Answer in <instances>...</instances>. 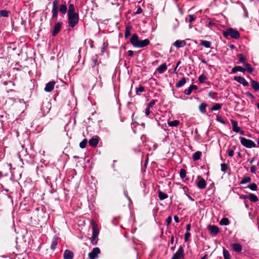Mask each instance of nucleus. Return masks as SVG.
<instances>
[{"instance_id":"56","label":"nucleus","mask_w":259,"mask_h":259,"mask_svg":"<svg viewBox=\"0 0 259 259\" xmlns=\"http://www.w3.org/2000/svg\"><path fill=\"white\" fill-rule=\"evenodd\" d=\"M150 108L147 106L145 109V114L147 116H148L150 113Z\"/></svg>"},{"instance_id":"53","label":"nucleus","mask_w":259,"mask_h":259,"mask_svg":"<svg viewBox=\"0 0 259 259\" xmlns=\"http://www.w3.org/2000/svg\"><path fill=\"white\" fill-rule=\"evenodd\" d=\"M216 120L218 121H219V122H221V123H222L223 124H225L226 123V121L224 119H222L221 117H220V116H218L217 117Z\"/></svg>"},{"instance_id":"30","label":"nucleus","mask_w":259,"mask_h":259,"mask_svg":"<svg viewBox=\"0 0 259 259\" xmlns=\"http://www.w3.org/2000/svg\"><path fill=\"white\" fill-rule=\"evenodd\" d=\"M202 155V152L200 151H197L195 152L192 155V158L194 161H197L200 159Z\"/></svg>"},{"instance_id":"2","label":"nucleus","mask_w":259,"mask_h":259,"mask_svg":"<svg viewBox=\"0 0 259 259\" xmlns=\"http://www.w3.org/2000/svg\"><path fill=\"white\" fill-rule=\"evenodd\" d=\"M223 36L226 38L230 36L231 38L237 39L240 37V33L237 30L230 28L223 31Z\"/></svg>"},{"instance_id":"59","label":"nucleus","mask_w":259,"mask_h":259,"mask_svg":"<svg viewBox=\"0 0 259 259\" xmlns=\"http://www.w3.org/2000/svg\"><path fill=\"white\" fill-rule=\"evenodd\" d=\"M127 55L130 57H132L134 55V52L132 50H129L127 51Z\"/></svg>"},{"instance_id":"35","label":"nucleus","mask_w":259,"mask_h":259,"mask_svg":"<svg viewBox=\"0 0 259 259\" xmlns=\"http://www.w3.org/2000/svg\"><path fill=\"white\" fill-rule=\"evenodd\" d=\"M158 197L161 200H163L167 198L168 197V195L163 192L159 191L158 192Z\"/></svg>"},{"instance_id":"20","label":"nucleus","mask_w":259,"mask_h":259,"mask_svg":"<svg viewBox=\"0 0 259 259\" xmlns=\"http://www.w3.org/2000/svg\"><path fill=\"white\" fill-rule=\"evenodd\" d=\"M167 67L166 64L165 63H163L159 66L156 70L159 73L161 74L165 72L167 70Z\"/></svg>"},{"instance_id":"31","label":"nucleus","mask_w":259,"mask_h":259,"mask_svg":"<svg viewBox=\"0 0 259 259\" xmlns=\"http://www.w3.org/2000/svg\"><path fill=\"white\" fill-rule=\"evenodd\" d=\"M245 67V71H247L249 73H252L253 71V68L252 67L251 65L247 62H246L243 64Z\"/></svg>"},{"instance_id":"36","label":"nucleus","mask_w":259,"mask_h":259,"mask_svg":"<svg viewBox=\"0 0 259 259\" xmlns=\"http://www.w3.org/2000/svg\"><path fill=\"white\" fill-rule=\"evenodd\" d=\"M222 104L219 103H215L211 107V109L213 111L219 110L221 109Z\"/></svg>"},{"instance_id":"44","label":"nucleus","mask_w":259,"mask_h":259,"mask_svg":"<svg viewBox=\"0 0 259 259\" xmlns=\"http://www.w3.org/2000/svg\"><path fill=\"white\" fill-rule=\"evenodd\" d=\"M249 188L252 191H256L257 189V185L255 183H251L248 186Z\"/></svg>"},{"instance_id":"18","label":"nucleus","mask_w":259,"mask_h":259,"mask_svg":"<svg viewBox=\"0 0 259 259\" xmlns=\"http://www.w3.org/2000/svg\"><path fill=\"white\" fill-rule=\"evenodd\" d=\"M186 44L185 40H177L174 43V46L177 48L184 47Z\"/></svg>"},{"instance_id":"17","label":"nucleus","mask_w":259,"mask_h":259,"mask_svg":"<svg viewBox=\"0 0 259 259\" xmlns=\"http://www.w3.org/2000/svg\"><path fill=\"white\" fill-rule=\"evenodd\" d=\"M98 58L99 57L97 55H95L92 56L91 60V65L92 67H94L96 65L99 64Z\"/></svg>"},{"instance_id":"24","label":"nucleus","mask_w":259,"mask_h":259,"mask_svg":"<svg viewBox=\"0 0 259 259\" xmlns=\"http://www.w3.org/2000/svg\"><path fill=\"white\" fill-rule=\"evenodd\" d=\"M51 109V104L48 102L46 104H43L41 107V110L46 113H48Z\"/></svg>"},{"instance_id":"42","label":"nucleus","mask_w":259,"mask_h":259,"mask_svg":"<svg viewBox=\"0 0 259 259\" xmlns=\"http://www.w3.org/2000/svg\"><path fill=\"white\" fill-rule=\"evenodd\" d=\"M251 178L249 177H245L243 178L240 182L241 184H244L247 183H249L251 181Z\"/></svg>"},{"instance_id":"34","label":"nucleus","mask_w":259,"mask_h":259,"mask_svg":"<svg viewBox=\"0 0 259 259\" xmlns=\"http://www.w3.org/2000/svg\"><path fill=\"white\" fill-rule=\"evenodd\" d=\"M230 221L227 218H223L220 221V224L222 226H227L229 224Z\"/></svg>"},{"instance_id":"33","label":"nucleus","mask_w":259,"mask_h":259,"mask_svg":"<svg viewBox=\"0 0 259 259\" xmlns=\"http://www.w3.org/2000/svg\"><path fill=\"white\" fill-rule=\"evenodd\" d=\"M200 45L206 48H209L211 47V42L208 40H202Z\"/></svg>"},{"instance_id":"41","label":"nucleus","mask_w":259,"mask_h":259,"mask_svg":"<svg viewBox=\"0 0 259 259\" xmlns=\"http://www.w3.org/2000/svg\"><path fill=\"white\" fill-rule=\"evenodd\" d=\"M223 255L225 259H231L230 253L228 250L224 248Z\"/></svg>"},{"instance_id":"9","label":"nucleus","mask_w":259,"mask_h":259,"mask_svg":"<svg viewBox=\"0 0 259 259\" xmlns=\"http://www.w3.org/2000/svg\"><path fill=\"white\" fill-rule=\"evenodd\" d=\"M99 137L98 136H95L90 139L89 141V144L90 146L93 147H97L99 141Z\"/></svg>"},{"instance_id":"37","label":"nucleus","mask_w":259,"mask_h":259,"mask_svg":"<svg viewBox=\"0 0 259 259\" xmlns=\"http://www.w3.org/2000/svg\"><path fill=\"white\" fill-rule=\"evenodd\" d=\"M132 29V27L130 26H127L126 27L125 31L124 32V36L125 38H127L131 35V30Z\"/></svg>"},{"instance_id":"64","label":"nucleus","mask_w":259,"mask_h":259,"mask_svg":"<svg viewBox=\"0 0 259 259\" xmlns=\"http://www.w3.org/2000/svg\"><path fill=\"white\" fill-rule=\"evenodd\" d=\"M215 25V24L214 23H213V22H212L211 21H210L209 22V25L210 26H214Z\"/></svg>"},{"instance_id":"29","label":"nucleus","mask_w":259,"mask_h":259,"mask_svg":"<svg viewBox=\"0 0 259 259\" xmlns=\"http://www.w3.org/2000/svg\"><path fill=\"white\" fill-rule=\"evenodd\" d=\"M248 199H249V200L250 201L253 202H256L258 200V197L252 193L249 194V195H248Z\"/></svg>"},{"instance_id":"39","label":"nucleus","mask_w":259,"mask_h":259,"mask_svg":"<svg viewBox=\"0 0 259 259\" xmlns=\"http://www.w3.org/2000/svg\"><path fill=\"white\" fill-rule=\"evenodd\" d=\"M167 123L169 126H177L179 124L180 121L178 120H175L169 121Z\"/></svg>"},{"instance_id":"7","label":"nucleus","mask_w":259,"mask_h":259,"mask_svg":"<svg viewBox=\"0 0 259 259\" xmlns=\"http://www.w3.org/2000/svg\"><path fill=\"white\" fill-rule=\"evenodd\" d=\"M197 179H199L196 182V185L197 187L200 189H204L207 186V183L205 180L202 178L201 176H198Z\"/></svg>"},{"instance_id":"40","label":"nucleus","mask_w":259,"mask_h":259,"mask_svg":"<svg viewBox=\"0 0 259 259\" xmlns=\"http://www.w3.org/2000/svg\"><path fill=\"white\" fill-rule=\"evenodd\" d=\"M237 57L239 59V61L240 63H243L244 64L246 62H245L246 58L244 57L242 54H239L237 55Z\"/></svg>"},{"instance_id":"57","label":"nucleus","mask_w":259,"mask_h":259,"mask_svg":"<svg viewBox=\"0 0 259 259\" xmlns=\"http://www.w3.org/2000/svg\"><path fill=\"white\" fill-rule=\"evenodd\" d=\"M228 153L229 156L232 157L234 155V150H232V149H229L228 150Z\"/></svg>"},{"instance_id":"19","label":"nucleus","mask_w":259,"mask_h":259,"mask_svg":"<svg viewBox=\"0 0 259 259\" xmlns=\"http://www.w3.org/2000/svg\"><path fill=\"white\" fill-rule=\"evenodd\" d=\"M250 85L254 91H259V82L256 80L251 79L250 81Z\"/></svg>"},{"instance_id":"12","label":"nucleus","mask_w":259,"mask_h":259,"mask_svg":"<svg viewBox=\"0 0 259 259\" xmlns=\"http://www.w3.org/2000/svg\"><path fill=\"white\" fill-rule=\"evenodd\" d=\"M234 79L239 83L242 84L244 87H247L248 85V82L246 80V79L241 76H235L234 77Z\"/></svg>"},{"instance_id":"23","label":"nucleus","mask_w":259,"mask_h":259,"mask_svg":"<svg viewBox=\"0 0 259 259\" xmlns=\"http://www.w3.org/2000/svg\"><path fill=\"white\" fill-rule=\"evenodd\" d=\"M238 71L244 72L245 71V69L240 66H236L234 67H233V69H232L231 73H236Z\"/></svg>"},{"instance_id":"63","label":"nucleus","mask_w":259,"mask_h":259,"mask_svg":"<svg viewBox=\"0 0 259 259\" xmlns=\"http://www.w3.org/2000/svg\"><path fill=\"white\" fill-rule=\"evenodd\" d=\"M187 197H188V198H189L191 201H194V199H193V198L191 197V196H190L189 195H188V194H187Z\"/></svg>"},{"instance_id":"1","label":"nucleus","mask_w":259,"mask_h":259,"mask_svg":"<svg viewBox=\"0 0 259 259\" xmlns=\"http://www.w3.org/2000/svg\"><path fill=\"white\" fill-rule=\"evenodd\" d=\"M59 0H54L52 6V19H56L58 17V10L59 12L63 15L66 13L67 11V7L66 4H61L59 8L58 7Z\"/></svg>"},{"instance_id":"51","label":"nucleus","mask_w":259,"mask_h":259,"mask_svg":"<svg viewBox=\"0 0 259 259\" xmlns=\"http://www.w3.org/2000/svg\"><path fill=\"white\" fill-rule=\"evenodd\" d=\"M195 20V17L193 15H189V22L192 23L193 21H194Z\"/></svg>"},{"instance_id":"15","label":"nucleus","mask_w":259,"mask_h":259,"mask_svg":"<svg viewBox=\"0 0 259 259\" xmlns=\"http://www.w3.org/2000/svg\"><path fill=\"white\" fill-rule=\"evenodd\" d=\"M91 224L92 226L93 238H97L99 235V231L97 229V226L93 221H92Z\"/></svg>"},{"instance_id":"38","label":"nucleus","mask_w":259,"mask_h":259,"mask_svg":"<svg viewBox=\"0 0 259 259\" xmlns=\"http://www.w3.org/2000/svg\"><path fill=\"white\" fill-rule=\"evenodd\" d=\"M10 13L9 11L3 10L0 11V16L2 17H8Z\"/></svg>"},{"instance_id":"6","label":"nucleus","mask_w":259,"mask_h":259,"mask_svg":"<svg viewBox=\"0 0 259 259\" xmlns=\"http://www.w3.org/2000/svg\"><path fill=\"white\" fill-rule=\"evenodd\" d=\"M100 249L99 247H95L92 251L88 254L90 259H96L98 257V255L100 253Z\"/></svg>"},{"instance_id":"45","label":"nucleus","mask_w":259,"mask_h":259,"mask_svg":"<svg viewBox=\"0 0 259 259\" xmlns=\"http://www.w3.org/2000/svg\"><path fill=\"white\" fill-rule=\"evenodd\" d=\"M180 176L182 179H184L186 177V171L185 169L182 168L180 170Z\"/></svg>"},{"instance_id":"13","label":"nucleus","mask_w":259,"mask_h":259,"mask_svg":"<svg viewBox=\"0 0 259 259\" xmlns=\"http://www.w3.org/2000/svg\"><path fill=\"white\" fill-rule=\"evenodd\" d=\"M61 27V23L60 22H57L53 30L52 35L53 36H56L60 31Z\"/></svg>"},{"instance_id":"3","label":"nucleus","mask_w":259,"mask_h":259,"mask_svg":"<svg viewBox=\"0 0 259 259\" xmlns=\"http://www.w3.org/2000/svg\"><path fill=\"white\" fill-rule=\"evenodd\" d=\"M67 16L68 25L72 28L74 27L79 21L78 13L69 14Z\"/></svg>"},{"instance_id":"48","label":"nucleus","mask_w":259,"mask_h":259,"mask_svg":"<svg viewBox=\"0 0 259 259\" xmlns=\"http://www.w3.org/2000/svg\"><path fill=\"white\" fill-rule=\"evenodd\" d=\"M190 236H191V233L190 232H186L184 235L185 241L186 242V241H188Z\"/></svg>"},{"instance_id":"32","label":"nucleus","mask_w":259,"mask_h":259,"mask_svg":"<svg viewBox=\"0 0 259 259\" xmlns=\"http://www.w3.org/2000/svg\"><path fill=\"white\" fill-rule=\"evenodd\" d=\"M76 13L75 12V8L74 5L72 4H69L68 7L67 15Z\"/></svg>"},{"instance_id":"54","label":"nucleus","mask_w":259,"mask_h":259,"mask_svg":"<svg viewBox=\"0 0 259 259\" xmlns=\"http://www.w3.org/2000/svg\"><path fill=\"white\" fill-rule=\"evenodd\" d=\"M171 220H172V219H171V217H168L166 219V225L167 226H169L171 222Z\"/></svg>"},{"instance_id":"43","label":"nucleus","mask_w":259,"mask_h":259,"mask_svg":"<svg viewBox=\"0 0 259 259\" xmlns=\"http://www.w3.org/2000/svg\"><path fill=\"white\" fill-rule=\"evenodd\" d=\"M88 143V140L87 139H83L80 143L79 147L80 148L83 149L86 147V145Z\"/></svg>"},{"instance_id":"52","label":"nucleus","mask_w":259,"mask_h":259,"mask_svg":"<svg viewBox=\"0 0 259 259\" xmlns=\"http://www.w3.org/2000/svg\"><path fill=\"white\" fill-rule=\"evenodd\" d=\"M144 91H145L144 88L142 86H139L137 89V93H138V92L142 93V92H144Z\"/></svg>"},{"instance_id":"26","label":"nucleus","mask_w":259,"mask_h":259,"mask_svg":"<svg viewBox=\"0 0 259 259\" xmlns=\"http://www.w3.org/2000/svg\"><path fill=\"white\" fill-rule=\"evenodd\" d=\"M58 237L56 235L54 236L53 238L51 245V248L52 249H54L56 248V246L58 244Z\"/></svg>"},{"instance_id":"21","label":"nucleus","mask_w":259,"mask_h":259,"mask_svg":"<svg viewBox=\"0 0 259 259\" xmlns=\"http://www.w3.org/2000/svg\"><path fill=\"white\" fill-rule=\"evenodd\" d=\"M232 246L234 251L236 252H240L242 249L241 245L238 243H233L232 244Z\"/></svg>"},{"instance_id":"58","label":"nucleus","mask_w":259,"mask_h":259,"mask_svg":"<svg viewBox=\"0 0 259 259\" xmlns=\"http://www.w3.org/2000/svg\"><path fill=\"white\" fill-rule=\"evenodd\" d=\"M97 238H93V235L92 237L91 242L93 245H96L97 243V241L96 240Z\"/></svg>"},{"instance_id":"62","label":"nucleus","mask_w":259,"mask_h":259,"mask_svg":"<svg viewBox=\"0 0 259 259\" xmlns=\"http://www.w3.org/2000/svg\"><path fill=\"white\" fill-rule=\"evenodd\" d=\"M174 220L176 222V223H179V218L178 216L177 215H175L174 216Z\"/></svg>"},{"instance_id":"11","label":"nucleus","mask_w":259,"mask_h":259,"mask_svg":"<svg viewBox=\"0 0 259 259\" xmlns=\"http://www.w3.org/2000/svg\"><path fill=\"white\" fill-rule=\"evenodd\" d=\"M56 82L54 81H51L47 83L46 85V87L44 89V90L46 92H52L54 88Z\"/></svg>"},{"instance_id":"28","label":"nucleus","mask_w":259,"mask_h":259,"mask_svg":"<svg viewBox=\"0 0 259 259\" xmlns=\"http://www.w3.org/2000/svg\"><path fill=\"white\" fill-rule=\"evenodd\" d=\"M208 104L206 103H202L199 106V110L202 113H205L206 112V108Z\"/></svg>"},{"instance_id":"22","label":"nucleus","mask_w":259,"mask_h":259,"mask_svg":"<svg viewBox=\"0 0 259 259\" xmlns=\"http://www.w3.org/2000/svg\"><path fill=\"white\" fill-rule=\"evenodd\" d=\"M198 88L195 85H191L188 89L185 90V94L187 95H190L193 90H197Z\"/></svg>"},{"instance_id":"60","label":"nucleus","mask_w":259,"mask_h":259,"mask_svg":"<svg viewBox=\"0 0 259 259\" xmlns=\"http://www.w3.org/2000/svg\"><path fill=\"white\" fill-rule=\"evenodd\" d=\"M186 229L187 232H189V231H190V229H191V224H189L187 225Z\"/></svg>"},{"instance_id":"4","label":"nucleus","mask_w":259,"mask_h":259,"mask_svg":"<svg viewBox=\"0 0 259 259\" xmlns=\"http://www.w3.org/2000/svg\"><path fill=\"white\" fill-rule=\"evenodd\" d=\"M240 139L241 144L247 148H251L256 147V144L251 140L247 139L244 137H240Z\"/></svg>"},{"instance_id":"14","label":"nucleus","mask_w":259,"mask_h":259,"mask_svg":"<svg viewBox=\"0 0 259 259\" xmlns=\"http://www.w3.org/2000/svg\"><path fill=\"white\" fill-rule=\"evenodd\" d=\"M73 253L72 251L66 249L65 250L63 254L64 259H73Z\"/></svg>"},{"instance_id":"16","label":"nucleus","mask_w":259,"mask_h":259,"mask_svg":"<svg viewBox=\"0 0 259 259\" xmlns=\"http://www.w3.org/2000/svg\"><path fill=\"white\" fill-rule=\"evenodd\" d=\"M150 44V41L148 39H145L144 40H139V44L138 45L137 48H143L146 46H147Z\"/></svg>"},{"instance_id":"55","label":"nucleus","mask_w":259,"mask_h":259,"mask_svg":"<svg viewBox=\"0 0 259 259\" xmlns=\"http://www.w3.org/2000/svg\"><path fill=\"white\" fill-rule=\"evenodd\" d=\"M245 95H246V96L247 97H249L251 99H254V96L251 93H250L249 92H246Z\"/></svg>"},{"instance_id":"8","label":"nucleus","mask_w":259,"mask_h":259,"mask_svg":"<svg viewBox=\"0 0 259 259\" xmlns=\"http://www.w3.org/2000/svg\"><path fill=\"white\" fill-rule=\"evenodd\" d=\"M208 229L210 234L213 235H217L220 232L219 227L215 225H209L208 227Z\"/></svg>"},{"instance_id":"47","label":"nucleus","mask_w":259,"mask_h":259,"mask_svg":"<svg viewBox=\"0 0 259 259\" xmlns=\"http://www.w3.org/2000/svg\"><path fill=\"white\" fill-rule=\"evenodd\" d=\"M221 166V170L224 172H226L228 169V165L226 163H222Z\"/></svg>"},{"instance_id":"61","label":"nucleus","mask_w":259,"mask_h":259,"mask_svg":"<svg viewBox=\"0 0 259 259\" xmlns=\"http://www.w3.org/2000/svg\"><path fill=\"white\" fill-rule=\"evenodd\" d=\"M142 12V9L141 8H139L137 10V11L136 12V14H140Z\"/></svg>"},{"instance_id":"46","label":"nucleus","mask_w":259,"mask_h":259,"mask_svg":"<svg viewBox=\"0 0 259 259\" xmlns=\"http://www.w3.org/2000/svg\"><path fill=\"white\" fill-rule=\"evenodd\" d=\"M206 80V77L204 74H201L198 77V80L200 82V83H203Z\"/></svg>"},{"instance_id":"50","label":"nucleus","mask_w":259,"mask_h":259,"mask_svg":"<svg viewBox=\"0 0 259 259\" xmlns=\"http://www.w3.org/2000/svg\"><path fill=\"white\" fill-rule=\"evenodd\" d=\"M256 169L257 168L255 165H252L250 167V172L252 174H255Z\"/></svg>"},{"instance_id":"25","label":"nucleus","mask_w":259,"mask_h":259,"mask_svg":"<svg viewBox=\"0 0 259 259\" xmlns=\"http://www.w3.org/2000/svg\"><path fill=\"white\" fill-rule=\"evenodd\" d=\"M231 123L233 126V131L236 133H239L240 128L238 126V122L236 120H232Z\"/></svg>"},{"instance_id":"27","label":"nucleus","mask_w":259,"mask_h":259,"mask_svg":"<svg viewBox=\"0 0 259 259\" xmlns=\"http://www.w3.org/2000/svg\"><path fill=\"white\" fill-rule=\"evenodd\" d=\"M186 82V78L185 77H183L181 78L178 82L176 84V87L177 88H180L183 87Z\"/></svg>"},{"instance_id":"5","label":"nucleus","mask_w":259,"mask_h":259,"mask_svg":"<svg viewBox=\"0 0 259 259\" xmlns=\"http://www.w3.org/2000/svg\"><path fill=\"white\" fill-rule=\"evenodd\" d=\"M184 250L182 246H180L178 251L172 256L171 259H185Z\"/></svg>"},{"instance_id":"10","label":"nucleus","mask_w":259,"mask_h":259,"mask_svg":"<svg viewBox=\"0 0 259 259\" xmlns=\"http://www.w3.org/2000/svg\"><path fill=\"white\" fill-rule=\"evenodd\" d=\"M139 40L137 34H134L131 37L130 42L134 47L137 48Z\"/></svg>"},{"instance_id":"49","label":"nucleus","mask_w":259,"mask_h":259,"mask_svg":"<svg viewBox=\"0 0 259 259\" xmlns=\"http://www.w3.org/2000/svg\"><path fill=\"white\" fill-rule=\"evenodd\" d=\"M157 102L156 100H152L150 103L147 105V106L149 107L150 108L152 107Z\"/></svg>"}]
</instances>
